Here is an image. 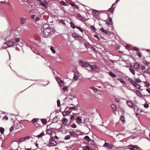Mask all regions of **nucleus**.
<instances>
[{
	"mask_svg": "<svg viewBox=\"0 0 150 150\" xmlns=\"http://www.w3.org/2000/svg\"><path fill=\"white\" fill-rule=\"evenodd\" d=\"M115 7H111L108 9V11L110 12L111 13H112L114 10Z\"/></svg>",
	"mask_w": 150,
	"mask_h": 150,
	"instance_id": "33",
	"label": "nucleus"
},
{
	"mask_svg": "<svg viewBox=\"0 0 150 150\" xmlns=\"http://www.w3.org/2000/svg\"><path fill=\"white\" fill-rule=\"evenodd\" d=\"M100 30L103 33H104L107 34H108V31L105 30L103 28H100Z\"/></svg>",
	"mask_w": 150,
	"mask_h": 150,
	"instance_id": "20",
	"label": "nucleus"
},
{
	"mask_svg": "<svg viewBox=\"0 0 150 150\" xmlns=\"http://www.w3.org/2000/svg\"><path fill=\"white\" fill-rule=\"evenodd\" d=\"M68 89V87L67 86L64 87L62 88V90L64 91H66Z\"/></svg>",
	"mask_w": 150,
	"mask_h": 150,
	"instance_id": "49",
	"label": "nucleus"
},
{
	"mask_svg": "<svg viewBox=\"0 0 150 150\" xmlns=\"http://www.w3.org/2000/svg\"><path fill=\"white\" fill-rule=\"evenodd\" d=\"M28 139V137H26L24 138H23L20 139L19 140V141L20 142H23L26 140H27Z\"/></svg>",
	"mask_w": 150,
	"mask_h": 150,
	"instance_id": "14",
	"label": "nucleus"
},
{
	"mask_svg": "<svg viewBox=\"0 0 150 150\" xmlns=\"http://www.w3.org/2000/svg\"><path fill=\"white\" fill-rule=\"evenodd\" d=\"M83 150H89L90 148L88 146H86L83 147Z\"/></svg>",
	"mask_w": 150,
	"mask_h": 150,
	"instance_id": "32",
	"label": "nucleus"
},
{
	"mask_svg": "<svg viewBox=\"0 0 150 150\" xmlns=\"http://www.w3.org/2000/svg\"><path fill=\"white\" fill-rule=\"evenodd\" d=\"M142 62L146 66H148L149 64V63L146 61H143Z\"/></svg>",
	"mask_w": 150,
	"mask_h": 150,
	"instance_id": "38",
	"label": "nucleus"
},
{
	"mask_svg": "<svg viewBox=\"0 0 150 150\" xmlns=\"http://www.w3.org/2000/svg\"><path fill=\"white\" fill-rule=\"evenodd\" d=\"M146 91H147L150 94V89H146Z\"/></svg>",
	"mask_w": 150,
	"mask_h": 150,
	"instance_id": "64",
	"label": "nucleus"
},
{
	"mask_svg": "<svg viewBox=\"0 0 150 150\" xmlns=\"http://www.w3.org/2000/svg\"><path fill=\"white\" fill-rule=\"evenodd\" d=\"M44 135V133L42 132L40 134L38 135L37 136V137L40 138L42 137Z\"/></svg>",
	"mask_w": 150,
	"mask_h": 150,
	"instance_id": "37",
	"label": "nucleus"
},
{
	"mask_svg": "<svg viewBox=\"0 0 150 150\" xmlns=\"http://www.w3.org/2000/svg\"><path fill=\"white\" fill-rule=\"evenodd\" d=\"M57 105L58 107H59L60 104V102L59 100H58L57 101Z\"/></svg>",
	"mask_w": 150,
	"mask_h": 150,
	"instance_id": "47",
	"label": "nucleus"
},
{
	"mask_svg": "<svg viewBox=\"0 0 150 150\" xmlns=\"http://www.w3.org/2000/svg\"><path fill=\"white\" fill-rule=\"evenodd\" d=\"M111 106L113 110H116V108L115 105L112 104L111 105Z\"/></svg>",
	"mask_w": 150,
	"mask_h": 150,
	"instance_id": "36",
	"label": "nucleus"
},
{
	"mask_svg": "<svg viewBox=\"0 0 150 150\" xmlns=\"http://www.w3.org/2000/svg\"><path fill=\"white\" fill-rule=\"evenodd\" d=\"M70 138V136L69 135H67L65 137L64 139L65 140H68Z\"/></svg>",
	"mask_w": 150,
	"mask_h": 150,
	"instance_id": "40",
	"label": "nucleus"
},
{
	"mask_svg": "<svg viewBox=\"0 0 150 150\" xmlns=\"http://www.w3.org/2000/svg\"><path fill=\"white\" fill-rule=\"evenodd\" d=\"M41 121L42 123L44 125H46L47 123V120L45 119H41Z\"/></svg>",
	"mask_w": 150,
	"mask_h": 150,
	"instance_id": "26",
	"label": "nucleus"
},
{
	"mask_svg": "<svg viewBox=\"0 0 150 150\" xmlns=\"http://www.w3.org/2000/svg\"><path fill=\"white\" fill-rule=\"evenodd\" d=\"M77 16L81 18H82L83 20H84V18H82V16H81V14H77Z\"/></svg>",
	"mask_w": 150,
	"mask_h": 150,
	"instance_id": "50",
	"label": "nucleus"
},
{
	"mask_svg": "<svg viewBox=\"0 0 150 150\" xmlns=\"http://www.w3.org/2000/svg\"><path fill=\"white\" fill-rule=\"evenodd\" d=\"M76 126L75 124H73L71 125V127L73 128H75L76 127Z\"/></svg>",
	"mask_w": 150,
	"mask_h": 150,
	"instance_id": "55",
	"label": "nucleus"
},
{
	"mask_svg": "<svg viewBox=\"0 0 150 150\" xmlns=\"http://www.w3.org/2000/svg\"><path fill=\"white\" fill-rule=\"evenodd\" d=\"M84 140L88 141V142H89L90 141H91V139L88 136H86L84 137Z\"/></svg>",
	"mask_w": 150,
	"mask_h": 150,
	"instance_id": "21",
	"label": "nucleus"
},
{
	"mask_svg": "<svg viewBox=\"0 0 150 150\" xmlns=\"http://www.w3.org/2000/svg\"><path fill=\"white\" fill-rule=\"evenodd\" d=\"M134 86L135 88H138V89H140V86L137 83H136V84H135V85H134Z\"/></svg>",
	"mask_w": 150,
	"mask_h": 150,
	"instance_id": "39",
	"label": "nucleus"
},
{
	"mask_svg": "<svg viewBox=\"0 0 150 150\" xmlns=\"http://www.w3.org/2000/svg\"><path fill=\"white\" fill-rule=\"evenodd\" d=\"M144 84L145 85V86L147 88L149 87L150 85V83L147 81H146L144 82Z\"/></svg>",
	"mask_w": 150,
	"mask_h": 150,
	"instance_id": "24",
	"label": "nucleus"
},
{
	"mask_svg": "<svg viewBox=\"0 0 150 150\" xmlns=\"http://www.w3.org/2000/svg\"><path fill=\"white\" fill-rule=\"evenodd\" d=\"M133 50L134 51H139V49L136 47H134L133 48Z\"/></svg>",
	"mask_w": 150,
	"mask_h": 150,
	"instance_id": "45",
	"label": "nucleus"
},
{
	"mask_svg": "<svg viewBox=\"0 0 150 150\" xmlns=\"http://www.w3.org/2000/svg\"><path fill=\"white\" fill-rule=\"evenodd\" d=\"M39 118H35L33 119L31 121V122L33 123H35L36 122L38 121L39 120Z\"/></svg>",
	"mask_w": 150,
	"mask_h": 150,
	"instance_id": "27",
	"label": "nucleus"
},
{
	"mask_svg": "<svg viewBox=\"0 0 150 150\" xmlns=\"http://www.w3.org/2000/svg\"><path fill=\"white\" fill-rule=\"evenodd\" d=\"M92 13L94 15L96 16H98L99 14L98 12V11L95 10H93Z\"/></svg>",
	"mask_w": 150,
	"mask_h": 150,
	"instance_id": "17",
	"label": "nucleus"
},
{
	"mask_svg": "<svg viewBox=\"0 0 150 150\" xmlns=\"http://www.w3.org/2000/svg\"><path fill=\"white\" fill-rule=\"evenodd\" d=\"M134 68L135 69H139L140 67V65L138 63H135L134 64Z\"/></svg>",
	"mask_w": 150,
	"mask_h": 150,
	"instance_id": "16",
	"label": "nucleus"
},
{
	"mask_svg": "<svg viewBox=\"0 0 150 150\" xmlns=\"http://www.w3.org/2000/svg\"><path fill=\"white\" fill-rule=\"evenodd\" d=\"M61 4L63 6H66L67 5V4L65 3L64 1H62L60 2Z\"/></svg>",
	"mask_w": 150,
	"mask_h": 150,
	"instance_id": "34",
	"label": "nucleus"
},
{
	"mask_svg": "<svg viewBox=\"0 0 150 150\" xmlns=\"http://www.w3.org/2000/svg\"><path fill=\"white\" fill-rule=\"evenodd\" d=\"M56 79L58 82V83L59 85V86H63L64 85V81L58 78H56Z\"/></svg>",
	"mask_w": 150,
	"mask_h": 150,
	"instance_id": "4",
	"label": "nucleus"
},
{
	"mask_svg": "<svg viewBox=\"0 0 150 150\" xmlns=\"http://www.w3.org/2000/svg\"><path fill=\"white\" fill-rule=\"evenodd\" d=\"M118 80L120 81L121 83L123 84H125V82L122 79L120 78H118Z\"/></svg>",
	"mask_w": 150,
	"mask_h": 150,
	"instance_id": "30",
	"label": "nucleus"
},
{
	"mask_svg": "<svg viewBox=\"0 0 150 150\" xmlns=\"http://www.w3.org/2000/svg\"><path fill=\"white\" fill-rule=\"evenodd\" d=\"M103 146L110 149H111L112 147V145L111 144H109L107 142L105 143L103 145Z\"/></svg>",
	"mask_w": 150,
	"mask_h": 150,
	"instance_id": "8",
	"label": "nucleus"
},
{
	"mask_svg": "<svg viewBox=\"0 0 150 150\" xmlns=\"http://www.w3.org/2000/svg\"><path fill=\"white\" fill-rule=\"evenodd\" d=\"M59 22L63 23V24L64 25L65 23H64V21L62 20H60L59 21Z\"/></svg>",
	"mask_w": 150,
	"mask_h": 150,
	"instance_id": "59",
	"label": "nucleus"
},
{
	"mask_svg": "<svg viewBox=\"0 0 150 150\" xmlns=\"http://www.w3.org/2000/svg\"><path fill=\"white\" fill-rule=\"evenodd\" d=\"M53 29L52 28L47 27L46 28L44 29L43 33L46 37H48L53 32Z\"/></svg>",
	"mask_w": 150,
	"mask_h": 150,
	"instance_id": "1",
	"label": "nucleus"
},
{
	"mask_svg": "<svg viewBox=\"0 0 150 150\" xmlns=\"http://www.w3.org/2000/svg\"><path fill=\"white\" fill-rule=\"evenodd\" d=\"M0 131L1 133L2 134L4 133V130L3 128L1 127L0 129Z\"/></svg>",
	"mask_w": 150,
	"mask_h": 150,
	"instance_id": "46",
	"label": "nucleus"
},
{
	"mask_svg": "<svg viewBox=\"0 0 150 150\" xmlns=\"http://www.w3.org/2000/svg\"><path fill=\"white\" fill-rule=\"evenodd\" d=\"M126 103L128 106L131 108H132L133 105V103L131 101H127Z\"/></svg>",
	"mask_w": 150,
	"mask_h": 150,
	"instance_id": "7",
	"label": "nucleus"
},
{
	"mask_svg": "<svg viewBox=\"0 0 150 150\" xmlns=\"http://www.w3.org/2000/svg\"><path fill=\"white\" fill-rule=\"evenodd\" d=\"M71 25V27L73 28H76V27L74 24L73 22H71L70 23Z\"/></svg>",
	"mask_w": 150,
	"mask_h": 150,
	"instance_id": "42",
	"label": "nucleus"
},
{
	"mask_svg": "<svg viewBox=\"0 0 150 150\" xmlns=\"http://www.w3.org/2000/svg\"><path fill=\"white\" fill-rule=\"evenodd\" d=\"M79 63L81 66L83 67H89L90 64L88 62H84L82 60L79 61Z\"/></svg>",
	"mask_w": 150,
	"mask_h": 150,
	"instance_id": "2",
	"label": "nucleus"
},
{
	"mask_svg": "<svg viewBox=\"0 0 150 150\" xmlns=\"http://www.w3.org/2000/svg\"><path fill=\"white\" fill-rule=\"evenodd\" d=\"M72 35L75 38L77 37L78 35L76 34V33H73Z\"/></svg>",
	"mask_w": 150,
	"mask_h": 150,
	"instance_id": "53",
	"label": "nucleus"
},
{
	"mask_svg": "<svg viewBox=\"0 0 150 150\" xmlns=\"http://www.w3.org/2000/svg\"><path fill=\"white\" fill-rule=\"evenodd\" d=\"M91 69L93 70H95L97 68V66L95 65H90L89 67Z\"/></svg>",
	"mask_w": 150,
	"mask_h": 150,
	"instance_id": "10",
	"label": "nucleus"
},
{
	"mask_svg": "<svg viewBox=\"0 0 150 150\" xmlns=\"http://www.w3.org/2000/svg\"><path fill=\"white\" fill-rule=\"evenodd\" d=\"M147 73H149V74H150V68H149L147 70Z\"/></svg>",
	"mask_w": 150,
	"mask_h": 150,
	"instance_id": "63",
	"label": "nucleus"
},
{
	"mask_svg": "<svg viewBox=\"0 0 150 150\" xmlns=\"http://www.w3.org/2000/svg\"><path fill=\"white\" fill-rule=\"evenodd\" d=\"M136 93L138 96L141 97H142V94L139 91H136Z\"/></svg>",
	"mask_w": 150,
	"mask_h": 150,
	"instance_id": "25",
	"label": "nucleus"
},
{
	"mask_svg": "<svg viewBox=\"0 0 150 150\" xmlns=\"http://www.w3.org/2000/svg\"><path fill=\"white\" fill-rule=\"evenodd\" d=\"M129 146H132L134 149H138L139 148V147L136 145H130Z\"/></svg>",
	"mask_w": 150,
	"mask_h": 150,
	"instance_id": "35",
	"label": "nucleus"
},
{
	"mask_svg": "<svg viewBox=\"0 0 150 150\" xmlns=\"http://www.w3.org/2000/svg\"><path fill=\"white\" fill-rule=\"evenodd\" d=\"M44 1L45 2V3L42 2L41 1H40V4L41 5L45 7V8H47L48 7V3L46 1Z\"/></svg>",
	"mask_w": 150,
	"mask_h": 150,
	"instance_id": "6",
	"label": "nucleus"
},
{
	"mask_svg": "<svg viewBox=\"0 0 150 150\" xmlns=\"http://www.w3.org/2000/svg\"><path fill=\"white\" fill-rule=\"evenodd\" d=\"M26 19L25 18H22L20 19V22L21 23L24 24L26 22Z\"/></svg>",
	"mask_w": 150,
	"mask_h": 150,
	"instance_id": "19",
	"label": "nucleus"
},
{
	"mask_svg": "<svg viewBox=\"0 0 150 150\" xmlns=\"http://www.w3.org/2000/svg\"><path fill=\"white\" fill-rule=\"evenodd\" d=\"M55 48V47H53V46H50V49L53 53H55L56 52V51L54 50Z\"/></svg>",
	"mask_w": 150,
	"mask_h": 150,
	"instance_id": "23",
	"label": "nucleus"
},
{
	"mask_svg": "<svg viewBox=\"0 0 150 150\" xmlns=\"http://www.w3.org/2000/svg\"><path fill=\"white\" fill-rule=\"evenodd\" d=\"M78 79V77L77 76H74V79L76 80H77Z\"/></svg>",
	"mask_w": 150,
	"mask_h": 150,
	"instance_id": "61",
	"label": "nucleus"
},
{
	"mask_svg": "<svg viewBox=\"0 0 150 150\" xmlns=\"http://www.w3.org/2000/svg\"><path fill=\"white\" fill-rule=\"evenodd\" d=\"M115 101L117 102H119L120 101V99L118 98H116L115 99Z\"/></svg>",
	"mask_w": 150,
	"mask_h": 150,
	"instance_id": "57",
	"label": "nucleus"
},
{
	"mask_svg": "<svg viewBox=\"0 0 150 150\" xmlns=\"http://www.w3.org/2000/svg\"><path fill=\"white\" fill-rule=\"evenodd\" d=\"M68 121V120L66 118H64L62 120V123L64 125H66L67 124Z\"/></svg>",
	"mask_w": 150,
	"mask_h": 150,
	"instance_id": "15",
	"label": "nucleus"
},
{
	"mask_svg": "<svg viewBox=\"0 0 150 150\" xmlns=\"http://www.w3.org/2000/svg\"><path fill=\"white\" fill-rule=\"evenodd\" d=\"M89 88L93 90L94 93H96L98 91V89L93 86Z\"/></svg>",
	"mask_w": 150,
	"mask_h": 150,
	"instance_id": "13",
	"label": "nucleus"
},
{
	"mask_svg": "<svg viewBox=\"0 0 150 150\" xmlns=\"http://www.w3.org/2000/svg\"><path fill=\"white\" fill-rule=\"evenodd\" d=\"M129 70L133 74H135V71L132 66H130L129 68Z\"/></svg>",
	"mask_w": 150,
	"mask_h": 150,
	"instance_id": "12",
	"label": "nucleus"
},
{
	"mask_svg": "<svg viewBox=\"0 0 150 150\" xmlns=\"http://www.w3.org/2000/svg\"><path fill=\"white\" fill-rule=\"evenodd\" d=\"M141 68L142 70V71L145 73H147V70H146L145 67L143 66H142L141 67Z\"/></svg>",
	"mask_w": 150,
	"mask_h": 150,
	"instance_id": "22",
	"label": "nucleus"
},
{
	"mask_svg": "<svg viewBox=\"0 0 150 150\" xmlns=\"http://www.w3.org/2000/svg\"><path fill=\"white\" fill-rule=\"evenodd\" d=\"M144 107L146 108H147L149 107V105L147 103H145L144 104Z\"/></svg>",
	"mask_w": 150,
	"mask_h": 150,
	"instance_id": "48",
	"label": "nucleus"
},
{
	"mask_svg": "<svg viewBox=\"0 0 150 150\" xmlns=\"http://www.w3.org/2000/svg\"><path fill=\"white\" fill-rule=\"evenodd\" d=\"M106 24L108 25H113V23L112 19L111 17H109L107 20Z\"/></svg>",
	"mask_w": 150,
	"mask_h": 150,
	"instance_id": "5",
	"label": "nucleus"
},
{
	"mask_svg": "<svg viewBox=\"0 0 150 150\" xmlns=\"http://www.w3.org/2000/svg\"><path fill=\"white\" fill-rule=\"evenodd\" d=\"M103 94L102 93H98L97 94V98L100 100H101L103 99Z\"/></svg>",
	"mask_w": 150,
	"mask_h": 150,
	"instance_id": "9",
	"label": "nucleus"
},
{
	"mask_svg": "<svg viewBox=\"0 0 150 150\" xmlns=\"http://www.w3.org/2000/svg\"><path fill=\"white\" fill-rule=\"evenodd\" d=\"M109 75L112 77H116V75L115 74H114L112 72L110 71L109 72Z\"/></svg>",
	"mask_w": 150,
	"mask_h": 150,
	"instance_id": "29",
	"label": "nucleus"
},
{
	"mask_svg": "<svg viewBox=\"0 0 150 150\" xmlns=\"http://www.w3.org/2000/svg\"><path fill=\"white\" fill-rule=\"evenodd\" d=\"M47 134L50 135L52 134V130L50 129H48L47 130Z\"/></svg>",
	"mask_w": 150,
	"mask_h": 150,
	"instance_id": "31",
	"label": "nucleus"
},
{
	"mask_svg": "<svg viewBox=\"0 0 150 150\" xmlns=\"http://www.w3.org/2000/svg\"><path fill=\"white\" fill-rule=\"evenodd\" d=\"M94 36L95 38H97L98 39V40H100V39L98 36V35H94Z\"/></svg>",
	"mask_w": 150,
	"mask_h": 150,
	"instance_id": "56",
	"label": "nucleus"
},
{
	"mask_svg": "<svg viewBox=\"0 0 150 150\" xmlns=\"http://www.w3.org/2000/svg\"><path fill=\"white\" fill-rule=\"evenodd\" d=\"M120 120H121L123 122H125V118L123 116H122L120 118Z\"/></svg>",
	"mask_w": 150,
	"mask_h": 150,
	"instance_id": "44",
	"label": "nucleus"
},
{
	"mask_svg": "<svg viewBox=\"0 0 150 150\" xmlns=\"http://www.w3.org/2000/svg\"><path fill=\"white\" fill-rule=\"evenodd\" d=\"M91 28L94 31L96 30V29L93 26L91 25Z\"/></svg>",
	"mask_w": 150,
	"mask_h": 150,
	"instance_id": "54",
	"label": "nucleus"
},
{
	"mask_svg": "<svg viewBox=\"0 0 150 150\" xmlns=\"http://www.w3.org/2000/svg\"><path fill=\"white\" fill-rule=\"evenodd\" d=\"M50 146H55L57 145V143L54 141H51L50 142Z\"/></svg>",
	"mask_w": 150,
	"mask_h": 150,
	"instance_id": "18",
	"label": "nucleus"
},
{
	"mask_svg": "<svg viewBox=\"0 0 150 150\" xmlns=\"http://www.w3.org/2000/svg\"><path fill=\"white\" fill-rule=\"evenodd\" d=\"M77 120L79 123H81L82 122V119L81 117H77Z\"/></svg>",
	"mask_w": 150,
	"mask_h": 150,
	"instance_id": "28",
	"label": "nucleus"
},
{
	"mask_svg": "<svg viewBox=\"0 0 150 150\" xmlns=\"http://www.w3.org/2000/svg\"><path fill=\"white\" fill-rule=\"evenodd\" d=\"M76 109V108L74 107H70L69 108V110H75Z\"/></svg>",
	"mask_w": 150,
	"mask_h": 150,
	"instance_id": "52",
	"label": "nucleus"
},
{
	"mask_svg": "<svg viewBox=\"0 0 150 150\" xmlns=\"http://www.w3.org/2000/svg\"><path fill=\"white\" fill-rule=\"evenodd\" d=\"M20 40L21 39L19 38H17L15 39V41L17 42H19L20 41Z\"/></svg>",
	"mask_w": 150,
	"mask_h": 150,
	"instance_id": "43",
	"label": "nucleus"
},
{
	"mask_svg": "<svg viewBox=\"0 0 150 150\" xmlns=\"http://www.w3.org/2000/svg\"><path fill=\"white\" fill-rule=\"evenodd\" d=\"M6 44L8 46V47H6V48L12 47L14 45H16V43L14 42L11 41H10L6 42Z\"/></svg>",
	"mask_w": 150,
	"mask_h": 150,
	"instance_id": "3",
	"label": "nucleus"
},
{
	"mask_svg": "<svg viewBox=\"0 0 150 150\" xmlns=\"http://www.w3.org/2000/svg\"><path fill=\"white\" fill-rule=\"evenodd\" d=\"M70 134L71 135L73 136V135H74V134L75 132H70Z\"/></svg>",
	"mask_w": 150,
	"mask_h": 150,
	"instance_id": "58",
	"label": "nucleus"
},
{
	"mask_svg": "<svg viewBox=\"0 0 150 150\" xmlns=\"http://www.w3.org/2000/svg\"><path fill=\"white\" fill-rule=\"evenodd\" d=\"M71 112L69 111H64V112H63L62 114L64 116H66L67 115H68L70 114Z\"/></svg>",
	"mask_w": 150,
	"mask_h": 150,
	"instance_id": "11",
	"label": "nucleus"
},
{
	"mask_svg": "<svg viewBox=\"0 0 150 150\" xmlns=\"http://www.w3.org/2000/svg\"><path fill=\"white\" fill-rule=\"evenodd\" d=\"M137 55L139 57H140L141 56V54L140 52H137Z\"/></svg>",
	"mask_w": 150,
	"mask_h": 150,
	"instance_id": "60",
	"label": "nucleus"
},
{
	"mask_svg": "<svg viewBox=\"0 0 150 150\" xmlns=\"http://www.w3.org/2000/svg\"><path fill=\"white\" fill-rule=\"evenodd\" d=\"M135 81L137 83H140L141 81L140 79H135Z\"/></svg>",
	"mask_w": 150,
	"mask_h": 150,
	"instance_id": "51",
	"label": "nucleus"
},
{
	"mask_svg": "<svg viewBox=\"0 0 150 150\" xmlns=\"http://www.w3.org/2000/svg\"><path fill=\"white\" fill-rule=\"evenodd\" d=\"M76 28L79 29L80 31L81 32H83V29L80 27L76 26Z\"/></svg>",
	"mask_w": 150,
	"mask_h": 150,
	"instance_id": "41",
	"label": "nucleus"
},
{
	"mask_svg": "<svg viewBox=\"0 0 150 150\" xmlns=\"http://www.w3.org/2000/svg\"><path fill=\"white\" fill-rule=\"evenodd\" d=\"M3 119H5V120H7L8 119V118L7 116H5L3 117Z\"/></svg>",
	"mask_w": 150,
	"mask_h": 150,
	"instance_id": "62",
	"label": "nucleus"
}]
</instances>
